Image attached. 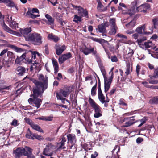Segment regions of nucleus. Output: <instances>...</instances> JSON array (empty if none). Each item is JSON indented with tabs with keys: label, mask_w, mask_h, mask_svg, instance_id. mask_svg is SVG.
I'll return each instance as SVG.
<instances>
[{
	"label": "nucleus",
	"mask_w": 158,
	"mask_h": 158,
	"mask_svg": "<svg viewBox=\"0 0 158 158\" xmlns=\"http://www.w3.org/2000/svg\"><path fill=\"white\" fill-rule=\"evenodd\" d=\"M89 101L91 107L94 110L95 112L94 114V117L98 118L102 116V108L100 106L96 103L94 101L90 98H89Z\"/></svg>",
	"instance_id": "f257e3e1"
},
{
	"label": "nucleus",
	"mask_w": 158,
	"mask_h": 158,
	"mask_svg": "<svg viewBox=\"0 0 158 158\" xmlns=\"http://www.w3.org/2000/svg\"><path fill=\"white\" fill-rule=\"evenodd\" d=\"M69 89H60L59 92L56 91L57 99L58 100H61L62 103L65 104L66 99L65 98L68 97L70 93Z\"/></svg>",
	"instance_id": "f03ea898"
},
{
	"label": "nucleus",
	"mask_w": 158,
	"mask_h": 158,
	"mask_svg": "<svg viewBox=\"0 0 158 158\" xmlns=\"http://www.w3.org/2000/svg\"><path fill=\"white\" fill-rule=\"evenodd\" d=\"M4 15H2V13L0 12V22L1 23V26L3 29L9 33L10 34L19 36V33L12 30L5 24L4 23Z\"/></svg>",
	"instance_id": "7ed1b4c3"
},
{
	"label": "nucleus",
	"mask_w": 158,
	"mask_h": 158,
	"mask_svg": "<svg viewBox=\"0 0 158 158\" xmlns=\"http://www.w3.org/2000/svg\"><path fill=\"white\" fill-rule=\"evenodd\" d=\"M42 37L40 34L34 33L30 35L29 41H31L35 45H40L42 43Z\"/></svg>",
	"instance_id": "20e7f679"
},
{
	"label": "nucleus",
	"mask_w": 158,
	"mask_h": 158,
	"mask_svg": "<svg viewBox=\"0 0 158 158\" xmlns=\"http://www.w3.org/2000/svg\"><path fill=\"white\" fill-rule=\"evenodd\" d=\"M72 6L74 10H77L78 14L81 17H85L89 18L88 12L86 9H84L80 6L74 5L72 4Z\"/></svg>",
	"instance_id": "39448f33"
},
{
	"label": "nucleus",
	"mask_w": 158,
	"mask_h": 158,
	"mask_svg": "<svg viewBox=\"0 0 158 158\" xmlns=\"http://www.w3.org/2000/svg\"><path fill=\"white\" fill-rule=\"evenodd\" d=\"M22 147L23 156H26L27 158H35L32 153L33 149L27 146Z\"/></svg>",
	"instance_id": "423d86ee"
},
{
	"label": "nucleus",
	"mask_w": 158,
	"mask_h": 158,
	"mask_svg": "<svg viewBox=\"0 0 158 158\" xmlns=\"http://www.w3.org/2000/svg\"><path fill=\"white\" fill-rule=\"evenodd\" d=\"M31 31V27L26 28L24 29H20V31L21 34L25 37L26 41H29L31 35L29 33Z\"/></svg>",
	"instance_id": "0eeeda50"
},
{
	"label": "nucleus",
	"mask_w": 158,
	"mask_h": 158,
	"mask_svg": "<svg viewBox=\"0 0 158 158\" xmlns=\"http://www.w3.org/2000/svg\"><path fill=\"white\" fill-rule=\"evenodd\" d=\"M38 79L40 81L43 82L41 88L43 89H46L48 87V77L47 75L45 77L42 74H40L38 75Z\"/></svg>",
	"instance_id": "6e6552de"
},
{
	"label": "nucleus",
	"mask_w": 158,
	"mask_h": 158,
	"mask_svg": "<svg viewBox=\"0 0 158 158\" xmlns=\"http://www.w3.org/2000/svg\"><path fill=\"white\" fill-rule=\"evenodd\" d=\"M67 139V143H70L71 145L70 146V149L75 144L76 142V137L75 134H68L66 136Z\"/></svg>",
	"instance_id": "1a4fd4ad"
},
{
	"label": "nucleus",
	"mask_w": 158,
	"mask_h": 158,
	"mask_svg": "<svg viewBox=\"0 0 158 158\" xmlns=\"http://www.w3.org/2000/svg\"><path fill=\"white\" fill-rule=\"evenodd\" d=\"M134 116L131 117H127L124 118L123 120V122H125L124 127H127L130 126L136 122V120L134 118Z\"/></svg>",
	"instance_id": "9d476101"
},
{
	"label": "nucleus",
	"mask_w": 158,
	"mask_h": 158,
	"mask_svg": "<svg viewBox=\"0 0 158 158\" xmlns=\"http://www.w3.org/2000/svg\"><path fill=\"white\" fill-rule=\"evenodd\" d=\"M109 25V23L108 22H106L104 23H102L98 26V28H96V31L99 33H105L106 31V27H108Z\"/></svg>",
	"instance_id": "9b49d317"
},
{
	"label": "nucleus",
	"mask_w": 158,
	"mask_h": 158,
	"mask_svg": "<svg viewBox=\"0 0 158 158\" xmlns=\"http://www.w3.org/2000/svg\"><path fill=\"white\" fill-rule=\"evenodd\" d=\"M13 155L15 158H20L23 156L22 147L17 148L16 149L14 150Z\"/></svg>",
	"instance_id": "f8f14e48"
},
{
	"label": "nucleus",
	"mask_w": 158,
	"mask_h": 158,
	"mask_svg": "<svg viewBox=\"0 0 158 158\" xmlns=\"http://www.w3.org/2000/svg\"><path fill=\"white\" fill-rule=\"evenodd\" d=\"M146 26L145 24H143L141 26L137 27L136 30L135 31L139 34H142L143 33L145 34L149 35L152 34L153 32L152 30L151 32H146L145 31V28Z\"/></svg>",
	"instance_id": "ddd939ff"
},
{
	"label": "nucleus",
	"mask_w": 158,
	"mask_h": 158,
	"mask_svg": "<svg viewBox=\"0 0 158 158\" xmlns=\"http://www.w3.org/2000/svg\"><path fill=\"white\" fill-rule=\"evenodd\" d=\"M150 8V5L148 3L143 4L137 8L136 10L139 12L146 13Z\"/></svg>",
	"instance_id": "4468645a"
},
{
	"label": "nucleus",
	"mask_w": 158,
	"mask_h": 158,
	"mask_svg": "<svg viewBox=\"0 0 158 158\" xmlns=\"http://www.w3.org/2000/svg\"><path fill=\"white\" fill-rule=\"evenodd\" d=\"M85 81H90L91 85H94L92 89H96L97 84V80L95 77H92L91 76H88L85 78Z\"/></svg>",
	"instance_id": "2eb2a0df"
},
{
	"label": "nucleus",
	"mask_w": 158,
	"mask_h": 158,
	"mask_svg": "<svg viewBox=\"0 0 158 158\" xmlns=\"http://www.w3.org/2000/svg\"><path fill=\"white\" fill-rule=\"evenodd\" d=\"M28 69L23 66H19L16 69L15 73L19 76H22L26 73V70H27Z\"/></svg>",
	"instance_id": "dca6fc26"
},
{
	"label": "nucleus",
	"mask_w": 158,
	"mask_h": 158,
	"mask_svg": "<svg viewBox=\"0 0 158 158\" xmlns=\"http://www.w3.org/2000/svg\"><path fill=\"white\" fill-rule=\"evenodd\" d=\"M72 57V55L70 53L63 55L59 57L58 60L60 64H62L64 61Z\"/></svg>",
	"instance_id": "f3484780"
},
{
	"label": "nucleus",
	"mask_w": 158,
	"mask_h": 158,
	"mask_svg": "<svg viewBox=\"0 0 158 158\" xmlns=\"http://www.w3.org/2000/svg\"><path fill=\"white\" fill-rule=\"evenodd\" d=\"M44 89H32L33 94L30 96H32L34 98H37L40 96L41 97L42 94L43 93Z\"/></svg>",
	"instance_id": "a211bd4d"
},
{
	"label": "nucleus",
	"mask_w": 158,
	"mask_h": 158,
	"mask_svg": "<svg viewBox=\"0 0 158 158\" xmlns=\"http://www.w3.org/2000/svg\"><path fill=\"white\" fill-rule=\"evenodd\" d=\"M55 48L56 54L58 55H60L66 49V47L64 45L60 46L56 44L55 46Z\"/></svg>",
	"instance_id": "6ab92c4d"
},
{
	"label": "nucleus",
	"mask_w": 158,
	"mask_h": 158,
	"mask_svg": "<svg viewBox=\"0 0 158 158\" xmlns=\"http://www.w3.org/2000/svg\"><path fill=\"white\" fill-rule=\"evenodd\" d=\"M81 51L86 55H87L91 52H92L94 54L96 53V52L94 51V48L89 49L87 48L85 46L81 48Z\"/></svg>",
	"instance_id": "aec40b11"
},
{
	"label": "nucleus",
	"mask_w": 158,
	"mask_h": 158,
	"mask_svg": "<svg viewBox=\"0 0 158 158\" xmlns=\"http://www.w3.org/2000/svg\"><path fill=\"white\" fill-rule=\"evenodd\" d=\"M52 145L51 144L46 145L45 148L44 149L43 152V154L45 156H52L53 155L52 152L49 153L50 150L51 148Z\"/></svg>",
	"instance_id": "412c9836"
},
{
	"label": "nucleus",
	"mask_w": 158,
	"mask_h": 158,
	"mask_svg": "<svg viewBox=\"0 0 158 158\" xmlns=\"http://www.w3.org/2000/svg\"><path fill=\"white\" fill-rule=\"evenodd\" d=\"M112 75V73L111 76H110L109 79H108L107 78L104 79L105 89H109L110 88L111 84L113 78Z\"/></svg>",
	"instance_id": "4be33fe9"
},
{
	"label": "nucleus",
	"mask_w": 158,
	"mask_h": 158,
	"mask_svg": "<svg viewBox=\"0 0 158 158\" xmlns=\"http://www.w3.org/2000/svg\"><path fill=\"white\" fill-rule=\"evenodd\" d=\"M98 98L102 104L104 103V106L106 107H107L108 106V102H109L110 99L107 97V99L106 100H105V97L103 95L99 96H98Z\"/></svg>",
	"instance_id": "5701e85b"
},
{
	"label": "nucleus",
	"mask_w": 158,
	"mask_h": 158,
	"mask_svg": "<svg viewBox=\"0 0 158 158\" xmlns=\"http://www.w3.org/2000/svg\"><path fill=\"white\" fill-rule=\"evenodd\" d=\"M103 6L100 0L98 1L97 9L100 12H104L106 11L107 9V7L103 8Z\"/></svg>",
	"instance_id": "b1692460"
},
{
	"label": "nucleus",
	"mask_w": 158,
	"mask_h": 158,
	"mask_svg": "<svg viewBox=\"0 0 158 158\" xmlns=\"http://www.w3.org/2000/svg\"><path fill=\"white\" fill-rule=\"evenodd\" d=\"M141 130L144 131L145 130H147L149 131V133L151 131V130L152 131H155V127L153 125H147L146 124L145 126L143 127L141 129Z\"/></svg>",
	"instance_id": "393cba45"
},
{
	"label": "nucleus",
	"mask_w": 158,
	"mask_h": 158,
	"mask_svg": "<svg viewBox=\"0 0 158 158\" xmlns=\"http://www.w3.org/2000/svg\"><path fill=\"white\" fill-rule=\"evenodd\" d=\"M45 18L47 19L48 24L50 25H53L54 22V19L52 17L48 14H46L45 15Z\"/></svg>",
	"instance_id": "a878e982"
},
{
	"label": "nucleus",
	"mask_w": 158,
	"mask_h": 158,
	"mask_svg": "<svg viewBox=\"0 0 158 158\" xmlns=\"http://www.w3.org/2000/svg\"><path fill=\"white\" fill-rule=\"evenodd\" d=\"M39 64L38 63V61L36 60L34 61V63H33L30 68L31 71H32L34 69H35L36 71H39L40 70L39 69Z\"/></svg>",
	"instance_id": "bb28decb"
},
{
	"label": "nucleus",
	"mask_w": 158,
	"mask_h": 158,
	"mask_svg": "<svg viewBox=\"0 0 158 158\" xmlns=\"http://www.w3.org/2000/svg\"><path fill=\"white\" fill-rule=\"evenodd\" d=\"M48 38L50 40H52L56 42H57L60 40V38L59 37L54 35L52 33L49 34L48 35Z\"/></svg>",
	"instance_id": "cd10ccee"
},
{
	"label": "nucleus",
	"mask_w": 158,
	"mask_h": 158,
	"mask_svg": "<svg viewBox=\"0 0 158 158\" xmlns=\"http://www.w3.org/2000/svg\"><path fill=\"white\" fill-rule=\"evenodd\" d=\"M32 54V58L31 59V62H32V61H34L33 60L36 59V56H37L40 59L41 58V57L42 56L41 55L39 54L37 52H31Z\"/></svg>",
	"instance_id": "c85d7f7f"
},
{
	"label": "nucleus",
	"mask_w": 158,
	"mask_h": 158,
	"mask_svg": "<svg viewBox=\"0 0 158 158\" xmlns=\"http://www.w3.org/2000/svg\"><path fill=\"white\" fill-rule=\"evenodd\" d=\"M154 44L152 43L151 41H148L147 42H145L143 44V47L142 48L144 49V48H148L150 47H152L153 46Z\"/></svg>",
	"instance_id": "c756f323"
},
{
	"label": "nucleus",
	"mask_w": 158,
	"mask_h": 158,
	"mask_svg": "<svg viewBox=\"0 0 158 158\" xmlns=\"http://www.w3.org/2000/svg\"><path fill=\"white\" fill-rule=\"evenodd\" d=\"M149 103L151 104H158V96L153 97L149 101Z\"/></svg>",
	"instance_id": "7c9ffc66"
},
{
	"label": "nucleus",
	"mask_w": 158,
	"mask_h": 158,
	"mask_svg": "<svg viewBox=\"0 0 158 158\" xmlns=\"http://www.w3.org/2000/svg\"><path fill=\"white\" fill-rule=\"evenodd\" d=\"M31 127L33 129L38 131L42 133L44 132L43 130L37 124L34 123L31 126Z\"/></svg>",
	"instance_id": "2f4dec72"
},
{
	"label": "nucleus",
	"mask_w": 158,
	"mask_h": 158,
	"mask_svg": "<svg viewBox=\"0 0 158 158\" xmlns=\"http://www.w3.org/2000/svg\"><path fill=\"white\" fill-rule=\"evenodd\" d=\"M42 100L41 99L37 98H35L34 103L36 107L38 108L40 107Z\"/></svg>",
	"instance_id": "473e14b6"
},
{
	"label": "nucleus",
	"mask_w": 158,
	"mask_h": 158,
	"mask_svg": "<svg viewBox=\"0 0 158 158\" xmlns=\"http://www.w3.org/2000/svg\"><path fill=\"white\" fill-rule=\"evenodd\" d=\"M9 26L13 29H16L18 28V23L14 21V19H13V21L11 22L9 24Z\"/></svg>",
	"instance_id": "72a5a7b5"
},
{
	"label": "nucleus",
	"mask_w": 158,
	"mask_h": 158,
	"mask_svg": "<svg viewBox=\"0 0 158 158\" xmlns=\"http://www.w3.org/2000/svg\"><path fill=\"white\" fill-rule=\"evenodd\" d=\"M6 5L10 7H15L17 9L15 3L12 0H7V3L6 4Z\"/></svg>",
	"instance_id": "f704fd0d"
},
{
	"label": "nucleus",
	"mask_w": 158,
	"mask_h": 158,
	"mask_svg": "<svg viewBox=\"0 0 158 158\" xmlns=\"http://www.w3.org/2000/svg\"><path fill=\"white\" fill-rule=\"evenodd\" d=\"M82 17L80 16H78L77 15H75L73 18V21L75 22L78 23L79 22H80L82 21L81 18Z\"/></svg>",
	"instance_id": "c9c22d12"
},
{
	"label": "nucleus",
	"mask_w": 158,
	"mask_h": 158,
	"mask_svg": "<svg viewBox=\"0 0 158 158\" xmlns=\"http://www.w3.org/2000/svg\"><path fill=\"white\" fill-rule=\"evenodd\" d=\"M126 54L129 57L132 56L134 53L133 50L130 48H128L126 51Z\"/></svg>",
	"instance_id": "e433bc0d"
},
{
	"label": "nucleus",
	"mask_w": 158,
	"mask_h": 158,
	"mask_svg": "<svg viewBox=\"0 0 158 158\" xmlns=\"http://www.w3.org/2000/svg\"><path fill=\"white\" fill-rule=\"evenodd\" d=\"M31 81L34 83L38 88H41V85H42V82L39 81L37 80L32 79L31 80Z\"/></svg>",
	"instance_id": "4c0bfd02"
},
{
	"label": "nucleus",
	"mask_w": 158,
	"mask_h": 158,
	"mask_svg": "<svg viewBox=\"0 0 158 158\" xmlns=\"http://www.w3.org/2000/svg\"><path fill=\"white\" fill-rule=\"evenodd\" d=\"M117 29V27H111V29L109 32V34L110 35H115Z\"/></svg>",
	"instance_id": "58836bf2"
},
{
	"label": "nucleus",
	"mask_w": 158,
	"mask_h": 158,
	"mask_svg": "<svg viewBox=\"0 0 158 158\" xmlns=\"http://www.w3.org/2000/svg\"><path fill=\"white\" fill-rule=\"evenodd\" d=\"M153 27L155 28H156L157 26L158 25V18L157 17H155L152 19Z\"/></svg>",
	"instance_id": "ea45409f"
},
{
	"label": "nucleus",
	"mask_w": 158,
	"mask_h": 158,
	"mask_svg": "<svg viewBox=\"0 0 158 158\" xmlns=\"http://www.w3.org/2000/svg\"><path fill=\"white\" fill-rule=\"evenodd\" d=\"M136 23L135 21L134 20H132L129 23L126 25V27L128 28H131L133 27L135 25Z\"/></svg>",
	"instance_id": "a19ab883"
},
{
	"label": "nucleus",
	"mask_w": 158,
	"mask_h": 158,
	"mask_svg": "<svg viewBox=\"0 0 158 158\" xmlns=\"http://www.w3.org/2000/svg\"><path fill=\"white\" fill-rule=\"evenodd\" d=\"M98 42L100 43L102 45L103 47V48L104 49L105 51L106 52L107 54L109 55V53L107 52V50L103 45V43H108V42L107 41L103 39H100L99 40H98Z\"/></svg>",
	"instance_id": "79ce46f5"
},
{
	"label": "nucleus",
	"mask_w": 158,
	"mask_h": 158,
	"mask_svg": "<svg viewBox=\"0 0 158 158\" xmlns=\"http://www.w3.org/2000/svg\"><path fill=\"white\" fill-rule=\"evenodd\" d=\"M98 42L100 43L102 45L103 47V48L104 49L105 51L106 52L107 54L109 55V53L107 52V50L103 45V43H108V42L107 41L103 39H100L99 40H98Z\"/></svg>",
	"instance_id": "37998d69"
},
{
	"label": "nucleus",
	"mask_w": 158,
	"mask_h": 158,
	"mask_svg": "<svg viewBox=\"0 0 158 158\" xmlns=\"http://www.w3.org/2000/svg\"><path fill=\"white\" fill-rule=\"evenodd\" d=\"M125 100L123 98H121L119 101V104L122 106H126L125 109H127V105L126 103L125 102Z\"/></svg>",
	"instance_id": "c03bdc74"
},
{
	"label": "nucleus",
	"mask_w": 158,
	"mask_h": 158,
	"mask_svg": "<svg viewBox=\"0 0 158 158\" xmlns=\"http://www.w3.org/2000/svg\"><path fill=\"white\" fill-rule=\"evenodd\" d=\"M132 71V68L131 67L130 68V64H127V69L126 71L125 72L127 75H129L130 73Z\"/></svg>",
	"instance_id": "a18cd8bd"
},
{
	"label": "nucleus",
	"mask_w": 158,
	"mask_h": 158,
	"mask_svg": "<svg viewBox=\"0 0 158 158\" xmlns=\"http://www.w3.org/2000/svg\"><path fill=\"white\" fill-rule=\"evenodd\" d=\"M24 120L26 123L30 125L31 127L34 123L32 120L29 118H25Z\"/></svg>",
	"instance_id": "49530a36"
},
{
	"label": "nucleus",
	"mask_w": 158,
	"mask_h": 158,
	"mask_svg": "<svg viewBox=\"0 0 158 158\" xmlns=\"http://www.w3.org/2000/svg\"><path fill=\"white\" fill-rule=\"evenodd\" d=\"M33 136L34 137L35 139L39 140H41L44 139V138L41 135H38L37 134H33Z\"/></svg>",
	"instance_id": "de8ad7c7"
},
{
	"label": "nucleus",
	"mask_w": 158,
	"mask_h": 158,
	"mask_svg": "<svg viewBox=\"0 0 158 158\" xmlns=\"http://www.w3.org/2000/svg\"><path fill=\"white\" fill-rule=\"evenodd\" d=\"M110 22L111 24V27H117L115 23V20L114 18L110 19Z\"/></svg>",
	"instance_id": "09e8293b"
},
{
	"label": "nucleus",
	"mask_w": 158,
	"mask_h": 158,
	"mask_svg": "<svg viewBox=\"0 0 158 158\" xmlns=\"http://www.w3.org/2000/svg\"><path fill=\"white\" fill-rule=\"evenodd\" d=\"M155 74L152 76L150 77L151 79H154L158 77V69L155 70L154 71Z\"/></svg>",
	"instance_id": "8fccbe9b"
},
{
	"label": "nucleus",
	"mask_w": 158,
	"mask_h": 158,
	"mask_svg": "<svg viewBox=\"0 0 158 158\" xmlns=\"http://www.w3.org/2000/svg\"><path fill=\"white\" fill-rule=\"evenodd\" d=\"M147 117H144L143 119L140 120V121L141 122V123L138 126V127H140L143 124L145 123L147 120V119L146 118Z\"/></svg>",
	"instance_id": "3c124183"
},
{
	"label": "nucleus",
	"mask_w": 158,
	"mask_h": 158,
	"mask_svg": "<svg viewBox=\"0 0 158 158\" xmlns=\"http://www.w3.org/2000/svg\"><path fill=\"white\" fill-rule=\"evenodd\" d=\"M143 41L142 40V39L141 38L137 40L136 41L137 43L138 44L139 47L141 48L143 47Z\"/></svg>",
	"instance_id": "603ef678"
},
{
	"label": "nucleus",
	"mask_w": 158,
	"mask_h": 158,
	"mask_svg": "<svg viewBox=\"0 0 158 158\" xmlns=\"http://www.w3.org/2000/svg\"><path fill=\"white\" fill-rule=\"evenodd\" d=\"M6 16V21L9 24V23L13 21V19H12V17L11 15H7Z\"/></svg>",
	"instance_id": "864d4df0"
},
{
	"label": "nucleus",
	"mask_w": 158,
	"mask_h": 158,
	"mask_svg": "<svg viewBox=\"0 0 158 158\" xmlns=\"http://www.w3.org/2000/svg\"><path fill=\"white\" fill-rule=\"evenodd\" d=\"M27 15L30 16V17L32 18H35L39 16V15H35L33 14V13H31L30 12L28 11L27 12Z\"/></svg>",
	"instance_id": "5fc2aeb1"
},
{
	"label": "nucleus",
	"mask_w": 158,
	"mask_h": 158,
	"mask_svg": "<svg viewBox=\"0 0 158 158\" xmlns=\"http://www.w3.org/2000/svg\"><path fill=\"white\" fill-rule=\"evenodd\" d=\"M58 144H60L59 147V149H65L66 148V147L64 146L65 143L61 141L60 142L58 143Z\"/></svg>",
	"instance_id": "6e6d98bb"
},
{
	"label": "nucleus",
	"mask_w": 158,
	"mask_h": 158,
	"mask_svg": "<svg viewBox=\"0 0 158 158\" xmlns=\"http://www.w3.org/2000/svg\"><path fill=\"white\" fill-rule=\"evenodd\" d=\"M18 120L16 119H14L12 122L11 123V125L14 127H16L19 125L18 123Z\"/></svg>",
	"instance_id": "4d7b16f0"
},
{
	"label": "nucleus",
	"mask_w": 158,
	"mask_h": 158,
	"mask_svg": "<svg viewBox=\"0 0 158 158\" xmlns=\"http://www.w3.org/2000/svg\"><path fill=\"white\" fill-rule=\"evenodd\" d=\"M117 148H118V151L116 152L117 154L118 153V152H119L120 151V147L119 146H118V145H116L115 146L113 150L111 152H112V154H113L114 152L117 149Z\"/></svg>",
	"instance_id": "13d9d810"
},
{
	"label": "nucleus",
	"mask_w": 158,
	"mask_h": 158,
	"mask_svg": "<svg viewBox=\"0 0 158 158\" xmlns=\"http://www.w3.org/2000/svg\"><path fill=\"white\" fill-rule=\"evenodd\" d=\"M7 56L11 58L13 57L14 58H15V56L13 53L10 51L7 52Z\"/></svg>",
	"instance_id": "bf43d9fd"
},
{
	"label": "nucleus",
	"mask_w": 158,
	"mask_h": 158,
	"mask_svg": "<svg viewBox=\"0 0 158 158\" xmlns=\"http://www.w3.org/2000/svg\"><path fill=\"white\" fill-rule=\"evenodd\" d=\"M134 10L132 9V10H128L127 12V14L129 15L130 16H132V15L134 14Z\"/></svg>",
	"instance_id": "052dcab7"
},
{
	"label": "nucleus",
	"mask_w": 158,
	"mask_h": 158,
	"mask_svg": "<svg viewBox=\"0 0 158 158\" xmlns=\"http://www.w3.org/2000/svg\"><path fill=\"white\" fill-rule=\"evenodd\" d=\"M101 71L103 76L104 79L107 78V76H106V73L105 69H101Z\"/></svg>",
	"instance_id": "680f3d73"
},
{
	"label": "nucleus",
	"mask_w": 158,
	"mask_h": 158,
	"mask_svg": "<svg viewBox=\"0 0 158 158\" xmlns=\"http://www.w3.org/2000/svg\"><path fill=\"white\" fill-rule=\"evenodd\" d=\"M98 153L96 151L94 152V154H92L91 155V158H96L98 156Z\"/></svg>",
	"instance_id": "e2e57ef3"
},
{
	"label": "nucleus",
	"mask_w": 158,
	"mask_h": 158,
	"mask_svg": "<svg viewBox=\"0 0 158 158\" xmlns=\"http://www.w3.org/2000/svg\"><path fill=\"white\" fill-rule=\"evenodd\" d=\"M28 12H31V13H39V11L37 9L35 8H33L30 11H29Z\"/></svg>",
	"instance_id": "0e129e2a"
},
{
	"label": "nucleus",
	"mask_w": 158,
	"mask_h": 158,
	"mask_svg": "<svg viewBox=\"0 0 158 158\" xmlns=\"http://www.w3.org/2000/svg\"><path fill=\"white\" fill-rule=\"evenodd\" d=\"M142 84L144 86H145V88H151L152 86L149 85V84L146 82H142Z\"/></svg>",
	"instance_id": "69168bd1"
},
{
	"label": "nucleus",
	"mask_w": 158,
	"mask_h": 158,
	"mask_svg": "<svg viewBox=\"0 0 158 158\" xmlns=\"http://www.w3.org/2000/svg\"><path fill=\"white\" fill-rule=\"evenodd\" d=\"M117 36L121 38H124L126 39H127V37L125 35L120 33H118L117 35Z\"/></svg>",
	"instance_id": "338daca9"
},
{
	"label": "nucleus",
	"mask_w": 158,
	"mask_h": 158,
	"mask_svg": "<svg viewBox=\"0 0 158 158\" xmlns=\"http://www.w3.org/2000/svg\"><path fill=\"white\" fill-rule=\"evenodd\" d=\"M141 157L140 153L138 152L135 153L134 154V158H140Z\"/></svg>",
	"instance_id": "774afa93"
}]
</instances>
